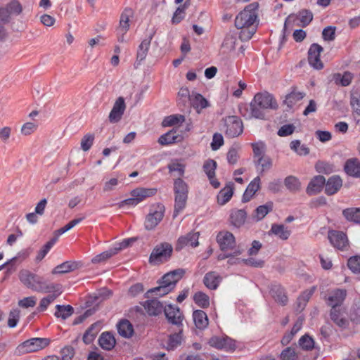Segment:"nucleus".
Listing matches in <instances>:
<instances>
[{"label": "nucleus", "mask_w": 360, "mask_h": 360, "mask_svg": "<svg viewBox=\"0 0 360 360\" xmlns=\"http://www.w3.org/2000/svg\"><path fill=\"white\" fill-rule=\"evenodd\" d=\"M257 2L252 3L245 7L235 19V26L237 29L242 30L239 34L241 41H248L256 32L258 22Z\"/></svg>", "instance_id": "nucleus-1"}, {"label": "nucleus", "mask_w": 360, "mask_h": 360, "mask_svg": "<svg viewBox=\"0 0 360 360\" xmlns=\"http://www.w3.org/2000/svg\"><path fill=\"white\" fill-rule=\"evenodd\" d=\"M278 107V103L271 94L266 91L257 93L250 104V112L243 114V115L246 119L264 120L266 110L269 109L276 110Z\"/></svg>", "instance_id": "nucleus-2"}, {"label": "nucleus", "mask_w": 360, "mask_h": 360, "mask_svg": "<svg viewBox=\"0 0 360 360\" xmlns=\"http://www.w3.org/2000/svg\"><path fill=\"white\" fill-rule=\"evenodd\" d=\"M18 277L25 286L38 292H56L61 289L60 284L49 283L43 277L27 269L20 270Z\"/></svg>", "instance_id": "nucleus-3"}, {"label": "nucleus", "mask_w": 360, "mask_h": 360, "mask_svg": "<svg viewBox=\"0 0 360 360\" xmlns=\"http://www.w3.org/2000/svg\"><path fill=\"white\" fill-rule=\"evenodd\" d=\"M174 210L173 217H176L186 205L188 194V184L181 178H177L174 181Z\"/></svg>", "instance_id": "nucleus-4"}, {"label": "nucleus", "mask_w": 360, "mask_h": 360, "mask_svg": "<svg viewBox=\"0 0 360 360\" xmlns=\"http://www.w3.org/2000/svg\"><path fill=\"white\" fill-rule=\"evenodd\" d=\"M173 248L168 243H162L156 245L153 250L149 262L151 264H160L167 262L172 256Z\"/></svg>", "instance_id": "nucleus-5"}, {"label": "nucleus", "mask_w": 360, "mask_h": 360, "mask_svg": "<svg viewBox=\"0 0 360 360\" xmlns=\"http://www.w3.org/2000/svg\"><path fill=\"white\" fill-rule=\"evenodd\" d=\"M165 210V208L162 204L153 205L146 217L145 228L147 230L155 229L163 219Z\"/></svg>", "instance_id": "nucleus-6"}, {"label": "nucleus", "mask_w": 360, "mask_h": 360, "mask_svg": "<svg viewBox=\"0 0 360 360\" xmlns=\"http://www.w3.org/2000/svg\"><path fill=\"white\" fill-rule=\"evenodd\" d=\"M49 343L50 340L48 338H31L21 343L18 349L22 354L34 352L45 348Z\"/></svg>", "instance_id": "nucleus-7"}, {"label": "nucleus", "mask_w": 360, "mask_h": 360, "mask_svg": "<svg viewBox=\"0 0 360 360\" xmlns=\"http://www.w3.org/2000/svg\"><path fill=\"white\" fill-rule=\"evenodd\" d=\"M226 127L225 134L229 137H236L242 134L243 124L241 120L237 116H228L224 119Z\"/></svg>", "instance_id": "nucleus-8"}, {"label": "nucleus", "mask_w": 360, "mask_h": 360, "mask_svg": "<svg viewBox=\"0 0 360 360\" xmlns=\"http://www.w3.org/2000/svg\"><path fill=\"white\" fill-rule=\"evenodd\" d=\"M328 238L334 248L342 251L348 250L349 243L347 236L344 232L335 230L329 231Z\"/></svg>", "instance_id": "nucleus-9"}, {"label": "nucleus", "mask_w": 360, "mask_h": 360, "mask_svg": "<svg viewBox=\"0 0 360 360\" xmlns=\"http://www.w3.org/2000/svg\"><path fill=\"white\" fill-rule=\"evenodd\" d=\"M208 344L217 349L233 352L236 349L235 341L228 336H212Z\"/></svg>", "instance_id": "nucleus-10"}, {"label": "nucleus", "mask_w": 360, "mask_h": 360, "mask_svg": "<svg viewBox=\"0 0 360 360\" xmlns=\"http://www.w3.org/2000/svg\"><path fill=\"white\" fill-rule=\"evenodd\" d=\"M126 103L122 96L118 97L110 112L108 119L110 123H117L120 122L126 110Z\"/></svg>", "instance_id": "nucleus-11"}, {"label": "nucleus", "mask_w": 360, "mask_h": 360, "mask_svg": "<svg viewBox=\"0 0 360 360\" xmlns=\"http://www.w3.org/2000/svg\"><path fill=\"white\" fill-rule=\"evenodd\" d=\"M323 47L318 44H312L308 51V61L311 66L316 70L323 68V64L320 60V54L323 51Z\"/></svg>", "instance_id": "nucleus-12"}, {"label": "nucleus", "mask_w": 360, "mask_h": 360, "mask_svg": "<svg viewBox=\"0 0 360 360\" xmlns=\"http://www.w3.org/2000/svg\"><path fill=\"white\" fill-rule=\"evenodd\" d=\"M217 241L222 251L232 250L236 245L235 237L229 231H221L217 236Z\"/></svg>", "instance_id": "nucleus-13"}, {"label": "nucleus", "mask_w": 360, "mask_h": 360, "mask_svg": "<svg viewBox=\"0 0 360 360\" xmlns=\"http://www.w3.org/2000/svg\"><path fill=\"white\" fill-rule=\"evenodd\" d=\"M185 270L183 269H177L173 271H171L166 274H165L160 281L162 282V283H165L167 285L169 288H170L172 290L174 289L175 287L176 283L181 279V278L185 274Z\"/></svg>", "instance_id": "nucleus-14"}, {"label": "nucleus", "mask_w": 360, "mask_h": 360, "mask_svg": "<svg viewBox=\"0 0 360 360\" xmlns=\"http://www.w3.org/2000/svg\"><path fill=\"white\" fill-rule=\"evenodd\" d=\"M199 232H190L184 236H181L178 239L176 245V250H181L185 246L197 247L199 245L198 238Z\"/></svg>", "instance_id": "nucleus-15"}, {"label": "nucleus", "mask_w": 360, "mask_h": 360, "mask_svg": "<svg viewBox=\"0 0 360 360\" xmlns=\"http://www.w3.org/2000/svg\"><path fill=\"white\" fill-rule=\"evenodd\" d=\"M155 32H153L152 34L149 35L148 38L143 39L139 46L136 53V60L135 62L136 68L140 65L141 63L146 59L148 55L151 40Z\"/></svg>", "instance_id": "nucleus-16"}, {"label": "nucleus", "mask_w": 360, "mask_h": 360, "mask_svg": "<svg viewBox=\"0 0 360 360\" xmlns=\"http://www.w3.org/2000/svg\"><path fill=\"white\" fill-rule=\"evenodd\" d=\"M346 295L347 291L345 290L336 289L329 294L326 302L328 305L331 307V309L338 308L342 304Z\"/></svg>", "instance_id": "nucleus-17"}, {"label": "nucleus", "mask_w": 360, "mask_h": 360, "mask_svg": "<svg viewBox=\"0 0 360 360\" xmlns=\"http://www.w3.org/2000/svg\"><path fill=\"white\" fill-rule=\"evenodd\" d=\"M164 311L169 323L177 326L181 324L182 315L178 307H174L169 304L164 309Z\"/></svg>", "instance_id": "nucleus-18"}, {"label": "nucleus", "mask_w": 360, "mask_h": 360, "mask_svg": "<svg viewBox=\"0 0 360 360\" xmlns=\"http://www.w3.org/2000/svg\"><path fill=\"white\" fill-rule=\"evenodd\" d=\"M326 183L324 176L318 175L314 176L309 183L307 188V193L312 195L321 192Z\"/></svg>", "instance_id": "nucleus-19"}, {"label": "nucleus", "mask_w": 360, "mask_h": 360, "mask_svg": "<svg viewBox=\"0 0 360 360\" xmlns=\"http://www.w3.org/2000/svg\"><path fill=\"white\" fill-rule=\"evenodd\" d=\"M342 186V180L339 176H332L325 183V193L331 195L336 193Z\"/></svg>", "instance_id": "nucleus-20"}, {"label": "nucleus", "mask_w": 360, "mask_h": 360, "mask_svg": "<svg viewBox=\"0 0 360 360\" xmlns=\"http://www.w3.org/2000/svg\"><path fill=\"white\" fill-rule=\"evenodd\" d=\"M344 169L349 176L360 177V161L357 158L348 159L344 166Z\"/></svg>", "instance_id": "nucleus-21"}, {"label": "nucleus", "mask_w": 360, "mask_h": 360, "mask_svg": "<svg viewBox=\"0 0 360 360\" xmlns=\"http://www.w3.org/2000/svg\"><path fill=\"white\" fill-rule=\"evenodd\" d=\"M221 281V277L216 271H210L207 273L203 278V283L210 290H216Z\"/></svg>", "instance_id": "nucleus-22"}, {"label": "nucleus", "mask_w": 360, "mask_h": 360, "mask_svg": "<svg viewBox=\"0 0 360 360\" xmlns=\"http://www.w3.org/2000/svg\"><path fill=\"white\" fill-rule=\"evenodd\" d=\"M330 316L331 320L339 327L345 328L348 326L349 321L340 308L331 309Z\"/></svg>", "instance_id": "nucleus-23"}, {"label": "nucleus", "mask_w": 360, "mask_h": 360, "mask_svg": "<svg viewBox=\"0 0 360 360\" xmlns=\"http://www.w3.org/2000/svg\"><path fill=\"white\" fill-rule=\"evenodd\" d=\"M143 307L150 316H157L163 310L162 304L157 299H152L144 302Z\"/></svg>", "instance_id": "nucleus-24"}, {"label": "nucleus", "mask_w": 360, "mask_h": 360, "mask_svg": "<svg viewBox=\"0 0 360 360\" xmlns=\"http://www.w3.org/2000/svg\"><path fill=\"white\" fill-rule=\"evenodd\" d=\"M270 293L275 301L282 305L288 302V297L285 295L284 289L280 285H272Z\"/></svg>", "instance_id": "nucleus-25"}, {"label": "nucleus", "mask_w": 360, "mask_h": 360, "mask_svg": "<svg viewBox=\"0 0 360 360\" xmlns=\"http://www.w3.org/2000/svg\"><path fill=\"white\" fill-rule=\"evenodd\" d=\"M260 188V178L255 177L248 186L243 195V201L248 202L255 193Z\"/></svg>", "instance_id": "nucleus-26"}, {"label": "nucleus", "mask_w": 360, "mask_h": 360, "mask_svg": "<svg viewBox=\"0 0 360 360\" xmlns=\"http://www.w3.org/2000/svg\"><path fill=\"white\" fill-rule=\"evenodd\" d=\"M131 9L125 8L122 13L120 19L119 27L117 28V34H126L129 29V16Z\"/></svg>", "instance_id": "nucleus-27"}, {"label": "nucleus", "mask_w": 360, "mask_h": 360, "mask_svg": "<svg viewBox=\"0 0 360 360\" xmlns=\"http://www.w3.org/2000/svg\"><path fill=\"white\" fill-rule=\"evenodd\" d=\"M117 331L122 337L129 338L134 334V327L128 320L123 319L117 324Z\"/></svg>", "instance_id": "nucleus-28"}, {"label": "nucleus", "mask_w": 360, "mask_h": 360, "mask_svg": "<svg viewBox=\"0 0 360 360\" xmlns=\"http://www.w3.org/2000/svg\"><path fill=\"white\" fill-rule=\"evenodd\" d=\"M247 213L244 210H233L230 215V222L236 227H240L244 224Z\"/></svg>", "instance_id": "nucleus-29"}, {"label": "nucleus", "mask_w": 360, "mask_h": 360, "mask_svg": "<svg viewBox=\"0 0 360 360\" xmlns=\"http://www.w3.org/2000/svg\"><path fill=\"white\" fill-rule=\"evenodd\" d=\"M155 188H138L131 192V195L135 197L139 202L148 197L154 195L156 193Z\"/></svg>", "instance_id": "nucleus-30"}, {"label": "nucleus", "mask_w": 360, "mask_h": 360, "mask_svg": "<svg viewBox=\"0 0 360 360\" xmlns=\"http://www.w3.org/2000/svg\"><path fill=\"white\" fill-rule=\"evenodd\" d=\"M98 342L100 346L105 350L112 349L116 344L113 335L108 332L102 333Z\"/></svg>", "instance_id": "nucleus-31"}, {"label": "nucleus", "mask_w": 360, "mask_h": 360, "mask_svg": "<svg viewBox=\"0 0 360 360\" xmlns=\"http://www.w3.org/2000/svg\"><path fill=\"white\" fill-rule=\"evenodd\" d=\"M191 105L200 112V110L206 108L208 105L207 101L200 94L193 92L190 96Z\"/></svg>", "instance_id": "nucleus-32"}, {"label": "nucleus", "mask_w": 360, "mask_h": 360, "mask_svg": "<svg viewBox=\"0 0 360 360\" xmlns=\"http://www.w3.org/2000/svg\"><path fill=\"white\" fill-rule=\"evenodd\" d=\"M350 105L352 108V115L356 124L360 126V96L352 94Z\"/></svg>", "instance_id": "nucleus-33"}, {"label": "nucleus", "mask_w": 360, "mask_h": 360, "mask_svg": "<svg viewBox=\"0 0 360 360\" xmlns=\"http://www.w3.org/2000/svg\"><path fill=\"white\" fill-rule=\"evenodd\" d=\"M193 321L195 326L199 329H203L208 325V319L205 311L195 310L193 314Z\"/></svg>", "instance_id": "nucleus-34"}, {"label": "nucleus", "mask_w": 360, "mask_h": 360, "mask_svg": "<svg viewBox=\"0 0 360 360\" xmlns=\"http://www.w3.org/2000/svg\"><path fill=\"white\" fill-rule=\"evenodd\" d=\"M77 268L75 262L68 261L56 266L51 271L53 274H65L74 271Z\"/></svg>", "instance_id": "nucleus-35"}, {"label": "nucleus", "mask_w": 360, "mask_h": 360, "mask_svg": "<svg viewBox=\"0 0 360 360\" xmlns=\"http://www.w3.org/2000/svg\"><path fill=\"white\" fill-rule=\"evenodd\" d=\"M99 323H94L85 331L83 335V341L85 344L88 345L94 341L96 335L99 332Z\"/></svg>", "instance_id": "nucleus-36"}, {"label": "nucleus", "mask_w": 360, "mask_h": 360, "mask_svg": "<svg viewBox=\"0 0 360 360\" xmlns=\"http://www.w3.org/2000/svg\"><path fill=\"white\" fill-rule=\"evenodd\" d=\"M269 233L277 236L281 240H287L290 235V231L288 230L283 224H274Z\"/></svg>", "instance_id": "nucleus-37"}, {"label": "nucleus", "mask_w": 360, "mask_h": 360, "mask_svg": "<svg viewBox=\"0 0 360 360\" xmlns=\"http://www.w3.org/2000/svg\"><path fill=\"white\" fill-rule=\"evenodd\" d=\"M56 311L55 312V316L57 318H61L63 320L66 319L69 316H70L73 312L74 309L70 305H56Z\"/></svg>", "instance_id": "nucleus-38"}, {"label": "nucleus", "mask_w": 360, "mask_h": 360, "mask_svg": "<svg viewBox=\"0 0 360 360\" xmlns=\"http://www.w3.org/2000/svg\"><path fill=\"white\" fill-rule=\"evenodd\" d=\"M342 214L350 221L360 223V208H347L343 210Z\"/></svg>", "instance_id": "nucleus-39"}, {"label": "nucleus", "mask_w": 360, "mask_h": 360, "mask_svg": "<svg viewBox=\"0 0 360 360\" xmlns=\"http://www.w3.org/2000/svg\"><path fill=\"white\" fill-rule=\"evenodd\" d=\"M284 184L286 188L292 193L300 190L301 183L299 179L294 176H288L284 180Z\"/></svg>", "instance_id": "nucleus-40"}, {"label": "nucleus", "mask_w": 360, "mask_h": 360, "mask_svg": "<svg viewBox=\"0 0 360 360\" xmlns=\"http://www.w3.org/2000/svg\"><path fill=\"white\" fill-rule=\"evenodd\" d=\"M233 191L231 186H226L220 191L217 195V202L223 205L230 200L233 195Z\"/></svg>", "instance_id": "nucleus-41"}, {"label": "nucleus", "mask_w": 360, "mask_h": 360, "mask_svg": "<svg viewBox=\"0 0 360 360\" xmlns=\"http://www.w3.org/2000/svg\"><path fill=\"white\" fill-rule=\"evenodd\" d=\"M182 335L181 330L179 333L170 335L167 342L165 348L168 350H173L181 344Z\"/></svg>", "instance_id": "nucleus-42"}, {"label": "nucleus", "mask_w": 360, "mask_h": 360, "mask_svg": "<svg viewBox=\"0 0 360 360\" xmlns=\"http://www.w3.org/2000/svg\"><path fill=\"white\" fill-rule=\"evenodd\" d=\"M273 210V202H267L265 205L259 206L255 210V217L257 221L262 220L265 216Z\"/></svg>", "instance_id": "nucleus-43"}, {"label": "nucleus", "mask_w": 360, "mask_h": 360, "mask_svg": "<svg viewBox=\"0 0 360 360\" xmlns=\"http://www.w3.org/2000/svg\"><path fill=\"white\" fill-rule=\"evenodd\" d=\"M176 130H171L170 131L162 135L158 139V143L161 145H169L176 143L179 138V136L176 135Z\"/></svg>", "instance_id": "nucleus-44"}, {"label": "nucleus", "mask_w": 360, "mask_h": 360, "mask_svg": "<svg viewBox=\"0 0 360 360\" xmlns=\"http://www.w3.org/2000/svg\"><path fill=\"white\" fill-rule=\"evenodd\" d=\"M296 18L300 20L301 26L306 27L313 20V14L310 11L303 9L296 14Z\"/></svg>", "instance_id": "nucleus-45"}, {"label": "nucleus", "mask_w": 360, "mask_h": 360, "mask_svg": "<svg viewBox=\"0 0 360 360\" xmlns=\"http://www.w3.org/2000/svg\"><path fill=\"white\" fill-rule=\"evenodd\" d=\"M5 8L9 13L10 17L12 15H18L22 12V6L18 0H13L8 4H7L5 6Z\"/></svg>", "instance_id": "nucleus-46"}, {"label": "nucleus", "mask_w": 360, "mask_h": 360, "mask_svg": "<svg viewBox=\"0 0 360 360\" xmlns=\"http://www.w3.org/2000/svg\"><path fill=\"white\" fill-rule=\"evenodd\" d=\"M304 95L305 94L302 92L292 91L285 96L284 103L288 107L292 108L297 101L302 100Z\"/></svg>", "instance_id": "nucleus-47"}, {"label": "nucleus", "mask_w": 360, "mask_h": 360, "mask_svg": "<svg viewBox=\"0 0 360 360\" xmlns=\"http://www.w3.org/2000/svg\"><path fill=\"white\" fill-rule=\"evenodd\" d=\"M185 121V117L181 115H172L165 117L162 121L163 127H171Z\"/></svg>", "instance_id": "nucleus-48"}, {"label": "nucleus", "mask_w": 360, "mask_h": 360, "mask_svg": "<svg viewBox=\"0 0 360 360\" xmlns=\"http://www.w3.org/2000/svg\"><path fill=\"white\" fill-rule=\"evenodd\" d=\"M193 300L196 304L202 308H207L210 306L209 296L202 292L195 293Z\"/></svg>", "instance_id": "nucleus-49"}, {"label": "nucleus", "mask_w": 360, "mask_h": 360, "mask_svg": "<svg viewBox=\"0 0 360 360\" xmlns=\"http://www.w3.org/2000/svg\"><path fill=\"white\" fill-rule=\"evenodd\" d=\"M299 345L304 350H311L314 347V339L309 335L306 334L302 336L299 340Z\"/></svg>", "instance_id": "nucleus-50"}, {"label": "nucleus", "mask_w": 360, "mask_h": 360, "mask_svg": "<svg viewBox=\"0 0 360 360\" xmlns=\"http://www.w3.org/2000/svg\"><path fill=\"white\" fill-rule=\"evenodd\" d=\"M353 78V75L349 72H345L343 75L336 74L334 75L335 82H340L342 86H348Z\"/></svg>", "instance_id": "nucleus-51"}, {"label": "nucleus", "mask_w": 360, "mask_h": 360, "mask_svg": "<svg viewBox=\"0 0 360 360\" xmlns=\"http://www.w3.org/2000/svg\"><path fill=\"white\" fill-rule=\"evenodd\" d=\"M290 148L296 152L299 155H306L309 154V149L305 145H301L299 140H295L290 143Z\"/></svg>", "instance_id": "nucleus-52"}, {"label": "nucleus", "mask_w": 360, "mask_h": 360, "mask_svg": "<svg viewBox=\"0 0 360 360\" xmlns=\"http://www.w3.org/2000/svg\"><path fill=\"white\" fill-rule=\"evenodd\" d=\"M115 255H116V250L112 248L95 256L91 259V262L94 264L101 263L106 261Z\"/></svg>", "instance_id": "nucleus-53"}, {"label": "nucleus", "mask_w": 360, "mask_h": 360, "mask_svg": "<svg viewBox=\"0 0 360 360\" xmlns=\"http://www.w3.org/2000/svg\"><path fill=\"white\" fill-rule=\"evenodd\" d=\"M217 162L214 160H207L203 165V170L208 178L215 177Z\"/></svg>", "instance_id": "nucleus-54"}, {"label": "nucleus", "mask_w": 360, "mask_h": 360, "mask_svg": "<svg viewBox=\"0 0 360 360\" xmlns=\"http://www.w3.org/2000/svg\"><path fill=\"white\" fill-rule=\"evenodd\" d=\"M315 168L319 173H323L326 174H330L334 171L333 165L323 161L317 162L316 163Z\"/></svg>", "instance_id": "nucleus-55"}, {"label": "nucleus", "mask_w": 360, "mask_h": 360, "mask_svg": "<svg viewBox=\"0 0 360 360\" xmlns=\"http://www.w3.org/2000/svg\"><path fill=\"white\" fill-rule=\"evenodd\" d=\"M56 243V238H51L49 241H48L43 247L39 251L37 257H36V261L40 262L41 261L44 257L46 255V254L49 252L51 247L55 244Z\"/></svg>", "instance_id": "nucleus-56"}, {"label": "nucleus", "mask_w": 360, "mask_h": 360, "mask_svg": "<svg viewBox=\"0 0 360 360\" xmlns=\"http://www.w3.org/2000/svg\"><path fill=\"white\" fill-rule=\"evenodd\" d=\"M159 286L149 290L147 292V294L150 292H155L157 295L163 296L165 295L168 294L169 292L172 290L170 288H169L165 283H162V282H161L160 281L159 282Z\"/></svg>", "instance_id": "nucleus-57"}, {"label": "nucleus", "mask_w": 360, "mask_h": 360, "mask_svg": "<svg viewBox=\"0 0 360 360\" xmlns=\"http://www.w3.org/2000/svg\"><path fill=\"white\" fill-rule=\"evenodd\" d=\"M60 294V290L58 294L53 293L52 295H49L46 297H44L41 300L39 305L38 307V309L39 311H44L47 309L49 304L53 302L56 297Z\"/></svg>", "instance_id": "nucleus-58"}, {"label": "nucleus", "mask_w": 360, "mask_h": 360, "mask_svg": "<svg viewBox=\"0 0 360 360\" xmlns=\"http://www.w3.org/2000/svg\"><path fill=\"white\" fill-rule=\"evenodd\" d=\"M94 141V134H86L81 140V148L84 151H88L93 145Z\"/></svg>", "instance_id": "nucleus-59"}, {"label": "nucleus", "mask_w": 360, "mask_h": 360, "mask_svg": "<svg viewBox=\"0 0 360 360\" xmlns=\"http://www.w3.org/2000/svg\"><path fill=\"white\" fill-rule=\"evenodd\" d=\"M349 269L355 274L360 273V257L354 256L350 257L347 262Z\"/></svg>", "instance_id": "nucleus-60"}, {"label": "nucleus", "mask_w": 360, "mask_h": 360, "mask_svg": "<svg viewBox=\"0 0 360 360\" xmlns=\"http://www.w3.org/2000/svg\"><path fill=\"white\" fill-rule=\"evenodd\" d=\"M38 125L34 122H27L20 129V132L24 136H30L37 131Z\"/></svg>", "instance_id": "nucleus-61"}, {"label": "nucleus", "mask_w": 360, "mask_h": 360, "mask_svg": "<svg viewBox=\"0 0 360 360\" xmlns=\"http://www.w3.org/2000/svg\"><path fill=\"white\" fill-rule=\"evenodd\" d=\"M252 147L255 158H261L262 157L266 156L264 155L266 146L263 142H258L252 143Z\"/></svg>", "instance_id": "nucleus-62"}, {"label": "nucleus", "mask_w": 360, "mask_h": 360, "mask_svg": "<svg viewBox=\"0 0 360 360\" xmlns=\"http://www.w3.org/2000/svg\"><path fill=\"white\" fill-rule=\"evenodd\" d=\"M20 311L18 309H13L11 310L8 320V326L10 328H14L16 326L20 319Z\"/></svg>", "instance_id": "nucleus-63"}, {"label": "nucleus", "mask_w": 360, "mask_h": 360, "mask_svg": "<svg viewBox=\"0 0 360 360\" xmlns=\"http://www.w3.org/2000/svg\"><path fill=\"white\" fill-rule=\"evenodd\" d=\"M281 358L282 360H297V356L295 349L288 347L282 352Z\"/></svg>", "instance_id": "nucleus-64"}]
</instances>
